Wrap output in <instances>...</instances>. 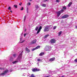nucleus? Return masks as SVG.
Instances as JSON below:
<instances>
[{
    "mask_svg": "<svg viewBox=\"0 0 77 77\" xmlns=\"http://www.w3.org/2000/svg\"><path fill=\"white\" fill-rule=\"evenodd\" d=\"M19 53H20V54L18 56V57L16 59V61H13L12 62V63L15 64L16 63H17V62H20V61H21V58H22V53H23V51H20L19 52Z\"/></svg>",
    "mask_w": 77,
    "mask_h": 77,
    "instance_id": "nucleus-1",
    "label": "nucleus"
},
{
    "mask_svg": "<svg viewBox=\"0 0 77 77\" xmlns=\"http://www.w3.org/2000/svg\"><path fill=\"white\" fill-rule=\"evenodd\" d=\"M9 71V70L8 69H6L1 74H0V75L1 76H4Z\"/></svg>",
    "mask_w": 77,
    "mask_h": 77,
    "instance_id": "nucleus-2",
    "label": "nucleus"
},
{
    "mask_svg": "<svg viewBox=\"0 0 77 77\" xmlns=\"http://www.w3.org/2000/svg\"><path fill=\"white\" fill-rule=\"evenodd\" d=\"M51 48L50 46H46L45 48V51H50Z\"/></svg>",
    "mask_w": 77,
    "mask_h": 77,
    "instance_id": "nucleus-3",
    "label": "nucleus"
},
{
    "mask_svg": "<svg viewBox=\"0 0 77 77\" xmlns=\"http://www.w3.org/2000/svg\"><path fill=\"white\" fill-rule=\"evenodd\" d=\"M56 41V40L55 39L52 38L50 40V43L53 44V43H55Z\"/></svg>",
    "mask_w": 77,
    "mask_h": 77,
    "instance_id": "nucleus-4",
    "label": "nucleus"
},
{
    "mask_svg": "<svg viewBox=\"0 0 77 77\" xmlns=\"http://www.w3.org/2000/svg\"><path fill=\"white\" fill-rule=\"evenodd\" d=\"M49 30H50V28L48 27H45L44 31V32H48Z\"/></svg>",
    "mask_w": 77,
    "mask_h": 77,
    "instance_id": "nucleus-5",
    "label": "nucleus"
},
{
    "mask_svg": "<svg viewBox=\"0 0 77 77\" xmlns=\"http://www.w3.org/2000/svg\"><path fill=\"white\" fill-rule=\"evenodd\" d=\"M32 71L33 72H35L36 71H38L39 69H38L37 68H35L32 69Z\"/></svg>",
    "mask_w": 77,
    "mask_h": 77,
    "instance_id": "nucleus-6",
    "label": "nucleus"
},
{
    "mask_svg": "<svg viewBox=\"0 0 77 77\" xmlns=\"http://www.w3.org/2000/svg\"><path fill=\"white\" fill-rule=\"evenodd\" d=\"M69 17V15H66L62 17L61 18L62 19L66 18Z\"/></svg>",
    "mask_w": 77,
    "mask_h": 77,
    "instance_id": "nucleus-7",
    "label": "nucleus"
},
{
    "mask_svg": "<svg viewBox=\"0 0 77 77\" xmlns=\"http://www.w3.org/2000/svg\"><path fill=\"white\" fill-rule=\"evenodd\" d=\"M66 9V6L63 7V9H62L61 10V11L62 12L61 13L63 12V11H64V10H65Z\"/></svg>",
    "mask_w": 77,
    "mask_h": 77,
    "instance_id": "nucleus-8",
    "label": "nucleus"
},
{
    "mask_svg": "<svg viewBox=\"0 0 77 77\" xmlns=\"http://www.w3.org/2000/svg\"><path fill=\"white\" fill-rule=\"evenodd\" d=\"M57 17H59V16L60 15V14L62 13V11H59L58 12H57Z\"/></svg>",
    "mask_w": 77,
    "mask_h": 77,
    "instance_id": "nucleus-9",
    "label": "nucleus"
},
{
    "mask_svg": "<svg viewBox=\"0 0 77 77\" xmlns=\"http://www.w3.org/2000/svg\"><path fill=\"white\" fill-rule=\"evenodd\" d=\"M55 60V58L53 57L51 58L49 60L50 62H53V61H54Z\"/></svg>",
    "mask_w": 77,
    "mask_h": 77,
    "instance_id": "nucleus-10",
    "label": "nucleus"
},
{
    "mask_svg": "<svg viewBox=\"0 0 77 77\" xmlns=\"http://www.w3.org/2000/svg\"><path fill=\"white\" fill-rule=\"evenodd\" d=\"M39 28V27L38 26H37L35 28V30H36V31H37L38 30L37 33L38 34L39 33V29H38Z\"/></svg>",
    "mask_w": 77,
    "mask_h": 77,
    "instance_id": "nucleus-11",
    "label": "nucleus"
},
{
    "mask_svg": "<svg viewBox=\"0 0 77 77\" xmlns=\"http://www.w3.org/2000/svg\"><path fill=\"white\" fill-rule=\"evenodd\" d=\"M39 48V46H38L36 48H33V49H32V51H34V50H37V49H38Z\"/></svg>",
    "mask_w": 77,
    "mask_h": 77,
    "instance_id": "nucleus-12",
    "label": "nucleus"
},
{
    "mask_svg": "<svg viewBox=\"0 0 77 77\" xmlns=\"http://www.w3.org/2000/svg\"><path fill=\"white\" fill-rule=\"evenodd\" d=\"M25 50L28 53H29L30 51V50H29V49L28 48H25Z\"/></svg>",
    "mask_w": 77,
    "mask_h": 77,
    "instance_id": "nucleus-13",
    "label": "nucleus"
},
{
    "mask_svg": "<svg viewBox=\"0 0 77 77\" xmlns=\"http://www.w3.org/2000/svg\"><path fill=\"white\" fill-rule=\"evenodd\" d=\"M20 43H23V42L24 41H23V38H20Z\"/></svg>",
    "mask_w": 77,
    "mask_h": 77,
    "instance_id": "nucleus-14",
    "label": "nucleus"
},
{
    "mask_svg": "<svg viewBox=\"0 0 77 77\" xmlns=\"http://www.w3.org/2000/svg\"><path fill=\"white\" fill-rule=\"evenodd\" d=\"M36 42V40H34L32 42V43L33 44H35Z\"/></svg>",
    "mask_w": 77,
    "mask_h": 77,
    "instance_id": "nucleus-15",
    "label": "nucleus"
},
{
    "mask_svg": "<svg viewBox=\"0 0 77 77\" xmlns=\"http://www.w3.org/2000/svg\"><path fill=\"white\" fill-rule=\"evenodd\" d=\"M36 42V40H34L32 42V43L33 44H35Z\"/></svg>",
    "mask_w": 77,
    "mask_h": 77,
    "instance_id": "nucleus-16",
    "label": "nucleus"
},
{
    "mask_svg": "<svg viewBox=\"0 0 77 77\" xmlns=\"http://www.w3.org/2000/svg\"><path fill=\"white\" fill-rule=\"evenodd\" d=\"M42 26H40L39 27V32H41V30L42 29Z\"/></svg>",
    "mask_w": 77,
    "mask_h": 77,
    "instance_id": "nucleus-17",
    "label": "nucleus"
},
{
    "mask_svg": "<svg viewBox=\"0 0 77 77\" xmlns=\"http://www.w3.org/2000/svg\"><path fill=\"white\" fill-rule=\"evenodd\" d=\"M41 5L42 6H43V7H45L46 6H47V5L45 4H43Z\"/></svg>",
    "mask_w": 77,
    "mask_h": 77,
    "instance_id": "nucleus-18",
    "label": "nucleus"
},
{
    "mask_svg": "<svg viewBox=\"0 0 77 77\" xmlns=\"http://www.w3.org/2000/svg\"><path fill=\"white\" fill-rule=\"evenodd\" d=\"M44 54V52H42L39 54V56H43Z\"/></svg>",
    "mask_w": 77,
    "mask_h": 77,
    "instance_id": "nucleus-19",
    "label": "nucleus"
},
{
    "mask_svg": "<svg viewBox=\"0 0 77 77\" xmlns=\"http://www.w3.org/2000/svg\"><path fill=\"white\" fill-rule=\"evenodd\" d=\"M35 8H36V9H38V8H39V6H38V5H36L35 6Z\"/></svg>",
    "mask_w": 77,
    "mask_h": 77,
    "instance_id": "nucleus-20",
    "label": "nucleus"
},
{
    "mask_svg": "<svg viewBox=\"0 0 77 77\" xmlns=\"http://www.w3.org/2000/svg\"><path fill=\"white\" fill-rule=\"evenodd\" d=\"M48 36H49V35H46L44 37V38H47V37H48Z\"/></svg>",
    "mask_w": 77,
    "mask_h": 77,
    "instance_id": "nucleus-21",
    "label": "nucleus"
},
{
    "mask_svg": "<svg viewBox=\"0 0 77 77\" xmlns=\"http://www.w3.org/2000/svg\"><path fill=\"white\" fill-rule=\"evenodd\" d=\"M36 61H37L38 62H39V58H36L35 59Z\"/></svg>",
    "mask_w": 77,
    "mask_h": 77,
    "instance_id": "nucleus-22",
    "label": "nucleus"
},
{
    "mask_svg": "<svg viewBox=\"0 0 77 77\" xmlns=\"http://www.w3.org/2000/svg\"><path fill=\"white\" fill-rule=\"evenodd\" d=\"M62 31H61L60 32H59L58 33L59 35H61V34H62Z\"/></svg>",
    "mask_w": 77,
    "mask_h": 77,
    "instance_id": "nucleus-23",
    "label": "nucleus"
},
{
    "mask_svg": "<svg viewBox=\"0 0 77 77\" xmlns=\"http://www.w3.org/2000/svg\"><path fill=\"white\" fill-rule=\"evenodd\" d=\"M72 4V2H70L69 5H68V6L69 7V6H71V4Z\"/></svg>",
    "mask_w": 77,
    "mask_h": 77,
    "instance_id": "nucleus-24",
    "label": "nucleus"
},
{
    "mask_svg": "<svg viewBox=\"0 0 77 77\" xmlns=\"http://www.w3.org/2000/svg\"><path fill=\"white\" fill-rule=\"evenodd\" d=\"M26 15H25L24 17V22H25V20H26Z\"/></svg>",
    "mask_w": 77,
    "mask_h": 77,
    "instance_id": "nucleus-25",
    "label": "nucleus"
},
{
    "mask_svg": "<svg viewBox=\"0 0 77 77\" xmlns=\"http://www.w3.org/2000/svg\"><path fill=\"white\" fill-rule=\"evenodd\" d=\"M13 56L14 57H17V54H13Z\"/></svg>",
    "mask_w": 77,
    "mask_h": 77,
    "instance_id": "nucleus-26",
    "label": "nucleus"
},
{
    "mask_svg": "<svg viewBox=\"0 0 77 77\" xmlns=\"http://www.w3.org/2000/svg\"><path fill=\"white\" fill-rule=\"evenodd\" d=\"M30 77H35L34 74H32L31 75Z\"/></svg>",
    "mask_w": 77,
    "mask_h": 77,
    "instance_id": "nucleus-27",
    "label": "nucleus"
},
{
    "mask_svg": "<svg viewBox=\"0 0 77 77\" xmlns=\"http://www.w3.org/2000/svg\"><path fill=\"white\" fill-rule=\"evenodd\" d=\"M27 5L28 6H30V5H31V3H30V2H28L27 3Z\"/></svg>",
    "mask_w": 77,
    "mask_h": 77,
    "instance_id": "nucleus-28",
    "label": "nucleus"
},
{
    "mask_svg": "<svg viewBox=\"0 0 77 77\" xmlns=\"http://www.w3.org/2000/svg\"><path fill=\"white\" fill-rule=\"evenodd\" d=\"M8 10H11V7H9L8 8Z\"/></svg>",
    "mask_w": 77,
    "mask_h": 77,
    "instance_id": "nucleus-29",
    "label": "nucleus"
},
{
    "mask_svg": "<svg viewBox=\"0 0 77 77\" xmlns=\"http://www.w3.org/2000/svg\"><path fill=\"white\" fill-rule=\"evenodd\" d=\"M53 29H56V26H54Z\"/></svg>",
    "mask_w": 77,
    "mask_h": 77,
    "instance_id": "nucleus-30",
    "label": "nucleus"
},
{
    "mask_svg": "<svg viewBox=\"0 0 77 77\" xmlns=\"http://www.w3.org/2000/svg\"><path fill=\"white\" fill-rule=\"evenodd\" d=\"M56 2L57 3H59V0H56Z\"/></svg>",
    "mask_w": 77,
    "mask_h": 77,
    "instance_id": "nucleus-31",
    "label": "nucleus"
},
{
    "mask_svg": "<svg viewBox=\"0 0 77 77\" xmlns=\"http://www.w3.org/2000/svg\"><path fill=\"white\" fill-rule=\"evenodd\" d=\"M75 62H77V59H76L75 60Z\"/></svg>",
    "mask_w": 77,
    "mask_h": 77,
    "instance_id": "nucleus-32",
    "label": "nucleus"
},
{
    "mask_svg": "<svg viewBox=\"0 0 77 77\" xmlns=\"http://www.w3.org/2000/svg\"><path fill=\"white\" fill-rule=\"evenodd\" d=\"M14 7L15 8H17V5H14Z\"/></svg>",
    "mask_w": 77,
    "mask_h": 77,
    "instance_id": "nucleus-33",
    "label": "nucleus"
},
{
    "mask_svg": "<svg viewBox=\"0 0 77 77\" xmlns=\"http://www.w3.org/2000/svg\"><path fill=\"white\" fill-rule=\"evenodd\" d=\"M23 7H22L21 9H20L21 11H23Z\"/></svg>",
    "mask_w": 77,
    "mask_h": 77,
    "instance_id": "nucleus-34",
    "label": "nucleus"
},
{
    "mask_svg": "<svg viewBox=\"0 0 77 77\" xmlns=\"http://www.w3.org/2000/svg\"><path fill=\"white\" fill-rule=\"evenodd\" d=\"M0 69H1V70L3 69V70H4V68H2V67H0Z\"/></svg>",
    "mask_w": 77,
    "mask_h": 77,
    "instance_id": "nucleus-35",
    "label": "nucleus"
},
{
    "mask_svg": "<svg viewBox=\"0 0 77 77\" xmlns=\"http://www.w3.org/2000/svg\"><path fill=\"white\" fill-rule=\"evenodd\" d=\"M22 4V3L21 2H20V3L19 4V5H20V6H21Z\"/></svg>",
    "mask_w": 77,
    "mask_h": 77,
    "instance_id": "nucleus-36",
    "label": "nucleus"
},
{
    "mask_svg": "<svg viewBox=\"0 0 77 77\" xmlns=\"http://www.w3.org/2000/svg\"><path fill=\"white\" fill-rule=\"evenodd\" d=\"M26 69V68H22L21 69Z\"/></svg>",
    "mask_w": 77,
    "mask_h": 77,
    "instance_id": "nucleus-37",
    "label": "nucleus"
},
{
    "mask_svg": "<svg viewBox=\"0 0 77 77\" xmlns=\"http://www.w3.org/2000/svg\"><path fill=\"white\" fill-rule=\"evenodd\" d=\"M26 33H25V34H24V37H25V36H26Z\"/></svg>",
    "mask_w": 77,
    "mask_h": 77,
    "instance_id": "nucleus-38",
    "label": "nucleus"
},
{
    "mask_svg": "<svg viewBox=\"0 0 77 77\" xmlns=\"http://www.w3.org/2000/svg\"><path fill=\"white\" fill-rule=\"evenodd\" d=\"M42 60H41V59H39V62L40 61H42Z\"/></svg>",
    "mask_w": 77,
    "mask_h": 77,
    "instance_id": "nucleus-39",
    "label": "nucleus"
},
{
    "mask_svg": "<svg viewBox=\"0 0 77 77\" xmlns=\"http://www.w3.org/2000/svg\"><path fill=\"white\" fill-rule=\"evenodd\" d=\"M48 0H45V2H47Z\"/></svg>",
    "mask_w": 77,
    "mask_h": 77,
    "instance_id": "nucleus-40",
    "label": "nucleus"
},
{
    "mask_svg": "<svg viewBox=\"0 0 77 77\" xmlns=\"http://www.w3.org/2000/svg\"><path fill=\"white\" fill-rule=\"evenodd\" d=\"M10 11L11 12V13H12V11Z\"/></svg>",
    "mask_w": 77,
    "mask_h": 77,
    "instance_id": "nucleus-41",
    "label": "nucleus"
},
{
    "mask_svg": "<svg viewBox=\"0 0 77 77\" xmlns=\"http://www.w3.org/2000/svg\"><path fill=\"white\" fill-rule=\"evenodd\" d=\"M61 77H65V76H64V75L62 76H61Z\"/></svg>",
    "mask_w": 77,
    "mask_h": 77,
    "instance_id": "nucleus-42",
    "label": "nucleus"
},
{
    "mask_svg": "<svg viewBox=\"0 0 77 77\" xmlns=\"http://www.w3.org/2000/svg\"><path fill=\"white\" fill-rule=\"evenodd\" d=\"M38 66H39V64H38V63H37Z\"/></svg>",
    "mask_w": 77,
    "mask_h": 77,
    "instance_id": "nucleus-43",
    "label": "nucleus"
},
{
    "mask_svg": "<svg viewBox=\"0 0 77 77\" xmlns=\"http://www.w3.org/2000/svg\"><path fill=\"white\" fill-rule=\"evenodd\" d=\"M32 0H29V1L30 2H32Z\"/></svg>",
    "mask_w": 77,
    "mask_h": 77,
    "instance_id": "nucleus-44",
    "label": "nucleus"
},
{
    "mask_svg": "<svg viewBox=\"0 0 77 77\" xmlns=\"http://www.w3.org/2000/svg\"><path fill=\"white\" fill-rule=\"evenodd\" d=\"M75 28L77 29V26H76Z\"/></svg>",
    "mask_w": 77,
    "mask_h": 77,
    "instance_id": "nucleus-45",
    "label": "nucleus"
},
{
    "mask_svg": "<svg viewBox=\"0 0 77 77\" xmlns=\"http://www.w3.org/2000/svg\"><path fill=\"white\" fill-rule=\"evenodd\" d=\"M26 29H25V31H26Z\"/></svg>",
    "mask_w": 77,
    "mask_h": 77,
    "instance_id": "nucleus-46",
    "label": "nucleus"
},
{
    "mask_svg": "<svg viewBox=\"0 0 77 77\" xmlns=\"http://www.w3.org/2000/svg\"><path fill=\"white\" fill-rule=\"evenodd\" d=\"M45 77H48V76H45Z\"/></svg>",
    "mask_w": 77,
    "mask_h": 77,
    "instance_id": "nucleus-47",
    "label": "nucleus"
},
{
    "mask_svg": "<svg viewBox=\"0 0 77 77\" xmlns=\"http://www.w3.org/2000/svg\"><path fill=\"white\" fill-rule=\"evenodd\" d=\"M39 48H40V46H39Z\"/></svg>",
    "mask_w": 77,
    "mask_h": 77,
    "instance_id": "nucleus-48",
    "label": "nucleus"
},
{
    "mask_svg": "<svg viewBox=\"0 0 77 77\" xmlns=\"http://www.w3.org/2000/svg\"><path fill=\"white\" fill-rule=\"evenodd\" d=\"M10 72H11L12 71V70H10Z\"/></svg>",
    "mask_w": 77,
    "mask_h": 77,
    "instance_id": "nucleus-49",
    "label": "nucleus"
},
{
    "mask_svg": "<svg viewBox=\"0 0 77 77\" xmlns=\"http://www.w3.org/2000/svg\"><path fill=\"white\" fill-rule=\"evenodd\" d=\"M23 75H24V74H23Z\"/></svg>",
    "mask_w": 77,
    "mask_h": 77,
    "instance_id": "nucleus-50",
    "label": "nucleus"
},
{
    "mask_svg": "<svg viewBox=\"0 0 77 77\" xmlns=\"http://www.w3.org/2000/svg\"><path fill=\"white\" fill-rule=\"evenodd\" d=\"M75 72V71H74V72Z\"/></svg>",
    "mask_w": 77,
    "mask_h": 77,
    "instance_id": "nucleus-51",
    "label": "nucleus"
},
{
    "mask_svg": "<svg viewBox=\"0 0 77 77\" xmlns=\"http://www.w3.org/2000/svg\"><path fill=\"white\" fill-rule=\"evenodd\" d=\"M22 34H23V33H22Z\"/></svg>",
    "mask_w": 77,
    "mask_h": 77,
    "instance_id": "nucleus-52",
    "label": "nucleus"
}]
</instances>
